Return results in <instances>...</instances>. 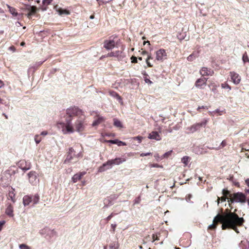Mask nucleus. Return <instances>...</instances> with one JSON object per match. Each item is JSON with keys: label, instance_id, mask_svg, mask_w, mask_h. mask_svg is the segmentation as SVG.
<instances>
[{"label": "nucleus", "instance_id": "ea45409f", "mask_svg": "<svg viewBox=\"0 0 249 249\" xmlns=\"http://www.w3.org/2000/svg\"><path fill=\"white\" fill-rule=\"evenodd\" d=\"M116 213H112L109 216H108L107 218H106V220L107 221H109L111 219V218L114 215H115Z\"/></svg>", "mask_w": 249, "mask_h": 249}, {"label": "nucleus", "instance_id": "f3484780", "mask_svg": "<svg viewBox=\"0 0 249 249\" xmlns=\"http://www.w3.org/2000/svg\"><path fill=\"white\" fill-rule=\"evenodd\" d=\"M23 205L26 206L29 205L32 202V196H25L23 198Z\"/></svg>", "mask_w": 249, "mask_h": 249}, {"label": "nucleus", "instance_id": "f704fd0d", "mask_svg": "<svg viewBox=\"0 0 249 249\" xmlns=\"http://www.w3.org/2000/svg\"><path fill=\"white\" fill-rule=\"evenodd\" d=\"M119 245L118 244L112 243L109 246L110 249H118Z\"/></svg>", "mask_w": 249, "mask_h": 249}, {"label": "nucleus", "instance_id": "f8f14e48", "mask_svg": "<svg viewBox=\"0 0 249 249\" xmlns=\"http://www.w3.org/2000/svg\"><path fill=\"white\" fill-rule=\"evenodd\" d=\"M115 46V42L113 40H106L104 41V47L107 50H112Z\"/></svg>", "mask_w": 249, "mask_h": 249}, {"label": "nucleus", "instance_id": "ddd939ff", "mask_svg": "<svg viewBox=\"0 0 249 249\" xmlns=\"http://www.w3.org/2000/svg\"><path fill=\"white\" fill-rule=\"evenodd\" d=\"M148 138L151 140H155L156 141H160L161 139V137L159 134V133L157 131H152L148 135Z\"/></svg>", "mask_w": 249, "mask_h": 249}, {"label": "nucleus", "instance_id": "7c9ffc66", "mask_svg": "<svg viewBox=\"0 0 249 249\" xmlns=\"http://www.w3.org/2000/svg\"><path fill=\"white\" fill-rule=\"evenodd\" d=\"M189 157L187 156H184L181 158V162L183 163L185 165H187L188 162Z\"/></svg>", "mask_w": 249, "mask_h": 249}, {"label": "nucleus", "instance_id": "dca6fc26", "mask_svg": "<svg viewBox=\"0 0 249 249\" xmlns=\"http://www.w3.org/2000/svg\"><path fill=\"white\" fill-rule=\"evenodd\" d=\"M97 118L96 120H95L92 123V126H97L99 124H101L102 123L104 122L105 120V118L103 116L97 115Z\"/></svg>", "mask_w": 249, "mask_h": 249}, {"label": "nucleus", "instance_id": "c9c22d12", "mask_svg": "<svg viewBox=\"0 0 249 249\" xmlns=\"http://www.w3.org/2000/svg\"><path fill=\"white\" fill-rule=\"evenodd\" d=\"M35 141L36 144H38L41 141V139L39 138V136L38 135H36L35 136Z\"/></svg>", "mask_w": 249, "mask_h": 249}, {"label": "nucleus", "instance_id": "cd10ccee", "mask_svg": "<svg viewBox=\"0 0 249 249\" xmlns=\"http://www.w3.org/2000/svg\"><path fill=\"white\" fill-rule=\"evenodd\" d=\"M15 194L13 193V192H10L8 194V197L9 199H11V200L13 202H15Z\"/></svg>", "mask_w": 249, "mask_h": 249}, {"label": "nucleus", "instance_id": "8fccbe9b", "mask_svg": "<svg viewBox=\"0 0 249 249\" xmlns=\"http://www.w3.org/2000/svg\"><path fill=\"white\" fill-rule=\"evenodd\" d=\"M192 197V196L191 195H188L187 196H186V201L187 202H189L190 201V199H191V198Z\"/></svg>", "mask_w": 249, "mask_h": 249}, {"label": "nucleus", "instance_id": "49530a36", "mask_svg": "<svg viewBox=\"0 0 249 249\" xmlns=\"http://www.w3.org/2000/svg\"><path fill=\"white\" fill-rule=\"evenodd\" d=\"M5 223V221L4 220L0 221V231L2 230V226Z\"/></svg>", "mask_w": 249, "mask_h": 249}, {"label": "nucleus", "instance_id": "a211bd4d", "mask_svg": "<svg viewBox=\"0 0 249 249\" xmlns=\"http://www.w3.org/2000/svg\"><path fill=\"white\" fill-rule=\"evenodd\" d=\"M6 214L10 217H13V207L11 204H9L5 210Z\"/></svg>", "mask_w": 249, "mask_h": 249}, {"label": "nucleus", "instance_id": "e2e57ef3", "mask_svg": "<svg viewBox=\"0 0 249 249\" xmlns=\"http://www.w3.org/2000/svg\"><path fill=\"white\" fill-rule=\"evenodd\" d=\"M29 169H30L29 167H28V168L24 167L22 168V170H24V171H27V170H29Z\"/></svg>", "mask_w": 249, "mask_h": 249}, {"label": "nucleus", "instance_id": "a878e982", "mask_svg": "<svg viewBox=\"0 0 249 249\" xmlns=\"http://www.w3.org/2000/svg\"><path fill=\"white\" fill-rule=\"evenodd\" d=\"M196 57H197V53L195 54L194 53H193L188 56L187 60L191 61L195 59Z\"/></svg>", "mask_w": 249, "mask_h": 249}, {"label": "nucleus", "instance_id": "20e7f679", "mask_svg": "<svg viewBox=\"0 0 249 249\" xmlns=\"http://www.w3.org/2000/svg\"><path fill=\"white\" fill-rule=\"evenodd\" d=\"M87 123L85 121V117L84 115L79 116L74 124L73 128H75V130L78 132H81L85 130Z\"/></svg>", "mask_w": 249, "mask_h": 249}, {"label": "nucleus", "instance_id": "9d476101", "mask_svg": "<svg viewBox=\"0 0 249 249\" xmlns=\"http://www.w3.org/2000/svg\"><path fill=\"white\" fill-rule=\"evenodd\" d=\"M233 197L235 199V202L245 203L246 201L245 195L242 193L238 192L233 194Z\"/></svg>", "mask_w": 249, "mask_h": 249}, {"label": "nucleus", "instance_id": "c85d7f7f", "mask_svg": "<svg viewBox=\"0 0 249 249\" xmlns=\"http://www.w3.org/2000/svg\"><path fill=\"white\" fill-rule=\"evenodd\" d=\"M58 13L60 15H62L63 14H65V15H69L70 14V12L69 11H68L67 10L62 9H60L58 10Z\"/></svg>", "mask_w": 249, "mask_h": 249}, {"label": "nucleus", "instance_id": "39448f33", "mask_svg": "<svg viewBox=\"0 0 249 249\" xmlns=\"http://www.w3.org/2000/svg\"><path fill=\"white\" fill-rule=\"evenodd\" d=\"M208 123V119H204L201 122L196 123L188 127L187 129L190 133H194L195 132L200 130L201 127H205Z\"/></svg>", "mask_w": 249, "mask_h": 249}, {"label": "nucleus", "instance_id": "4c0bfd02", "mask_svg": "<svg viewBox=\"0 0 249 249\" xmlns=\"http://www.w3.org/2000/svg\"><path fill=\"white\" fill-rule=\"evenodd\" d=\"M52 1L53 0H43L42 3L45 5H49L51 3Z\"/></svg>", "mask_w": 249, "mask_h": 249}, {"label": "nucleus", "instance_id": "0e129e2a", "mask_svg": "<svg viewBox=\"0 0 249 249\" xmlns=\"http://www.w3.org/2000/svg\"><path fill=\"white\" fill-rule=\"evenodd\" d=\"M90 19H93L94 18V16L93 15H91L89 17Z\"/></svg>", "mask_w": 249, "mask_h": 249}, {"label": "nucleus", "instance_id": "aec40b11", "mask_svg": "<svg viewBox=\"0 0 249 249\" xmlns=\"http://www.w3.org/2000/svg\"><path fill=\"white\" fill-rule=\"evenodd\" d=\"M107 142L110 143H112V144H116L119 146H124V145H126L125 142L120 141L117 139L113 140H110L108 141Z\"/></svg>", "mask_w": 249, "mask_h": 249}, {"label": "nucleus", "instance_id": "7ed1b4c3", "mask_svg": "<svg viewBox=\"0 0 249 249\" xmlns=\"http://www.w3.org/2000/svg\"><path fill=\"white\" fill-rule=\"evenodd\" d=\"M125 161L126 159L124 158H117L114 160H108L99 167L98 172H104L105 171L111 168L112 165H119Z\"/></svg>", "mask_w": 249, "mask_h": 249}, {"label": "nucleus", "instance_id": "603ef678", "mask_svg": "<svg viewBox=\"0 0 249 249\" xmlns=\"http://www.w3.org/2000/svg\"><path fill=\"white\" fill-rule=\"evenodd\" d=\"M226 145V142L225 141H223L221 143V145L222 147H224Z\"/></svg>", "mask_w": 249, "mask_h": 249}, {"label": "nucleus", "instance_id": "79ce46f5", "mask_svg": "<svg viewBox=\"0 0 249 249\" xmlns=\"http://www.w3.org/2000/svg\"><path fill=\"white\" fill-rule=\"evenodd\" d=\"M151 167H156V168H162V165H160L158 164H157V163H154V164H151Z\"/></svg>", "mask_w": 249, "mask_h": 249}, {"label": "nucleus", "instance_id": "de8ad7c7", "mask_svg": "<svg viewBox=\"0 0 249 249\" xmlns=\"http://www.w3.org/2000/svg\"><path fill=\"white\" fill-rule=\"evenodd\" d=\"M151 155H152L151 153L148 152V153H142V154H141L140 156H141V157H144V156H146Z\"/></svg>", "mask_w": 249, "mask_h": 249}, {"label": "nucleus", "instance_id": "6e6d98bb", "mask_svg": "<svg viewBox=\"0 0 249 249\" xmlns=\"http://www.w3.org/2000/svg\"><path fill=\"white\" fill-rule=\"evenodd\" d=\"M45 61V60H43V61H38V62H36V65H37L38 66H40Z\"/></svg>", "mask_w": 249, "mask_h": 249}, {"label": "nucleus", "instance_id": "1a4fd4ad", "mask_svg": "<svg viewBox=\"0 0 249 249\" xmlns=\"http://www.w3.org/2000/svg\"><path fill=\"white\" fill-rule=\"evenodd\" d=\"M29 181L32 185H36L38 181L37 174L35 171H31L28 174Z\"/></svg>", "mask_w": 249, "mask_h": 249}, {"label": "nucleus", "instance_id": "774afa93", "mask_svg": "<svg viewBox=\"0 0 249 249\" xmlns=\"http://www.w3.org/2000/svg\"><path fill=\"white\" fill-rule=\"evenodd\" d=\"M2 115H3V116H4V117H5L6 119H7V118H8V116H7V115H6L5 113H3L2 114Z\"/></svg>", "mask_w": 249, "mask_h": 249}, {"label": "nucleus", "instance_id": "0eeeda50", "mask_svg": "<svg viewBox=\"0 0 249 249\" xmlns=\"http://www.w3.org/2000/svg\"><path fill=\"white\" fill-rule=\"evenodd\" d=\"M156 54V60L158 61H163L167 58V53L164 49H161L157 51Z\"/></svg>", "mask_w": 249, "mask_h": 249}, {"label": "nucleus", "instance_id": "4468645a", "mask_svg": "<svg viewBox=\"0 0 249 249\" xmlns=\"http://www.w3.org/2000/svg\"><path fill=\"white\" fill-rule=\"evenodd\" d=\"M207 79L205 78H199L196 80L195 83L196 87L202 89V86L206 85Z\"/></svg>", "mask_w": 249, "mask_h": 249}, {"label": "nucleus", "instance_id": "b1692460", "mask_svg": "<svg viewBox=\"0 0 249 249\" xmlns=\"http://www.w3.org/2000/svg\"><path fill=\"white\" fill-rule=\"evenodd\" d=\"M7 7L9 9V11L11 14H12L14 16H17L18 15V13L16 12V9L11 7L9 5H7Z\"/></svg>", "mask_w": 249, "mask_h": 249}, {"label": "nucleus", "instance_id": "72a5a7b5", "mask_svg": "<svg viewBox=\"0 0 249 249\" xmlns=\"http://www.w3.org/2000/svg\"><path fill=\"white\" fill-rule=\"evenodd\" d=\"M19 248L20 249H31V248L25 244L19 245Z\"/></svg>", "mask_w": 249, "mask_h": 249}, {"label": "nucleus", "instance_id": "338daca9", "mask_svg": "<svg viewBox=\"0 0 249 249\" xmlns=\"http://www.w3.org/2000/svg\"><path fill=\"white\" fill-rule=\"evenodd\" d=\"M25 42H22L20 43V45H21V46H24V45H25Z\"/></svg>", "mask_w": 249, "mask_h": 249}, {"label": "nucleus", "instance_id": "5fc2aeb1", "mask_svg": "<svg viewBox=\"0 0 249 249\" xmlns=\"http://www.w3.org/2000/svg\"><path fill=\"white\" fill-rule=\"evenodd\" d=\"M153 241H154L155 240H159V239L158 238V237H157V236L153 234Z\"/></svg>", "mask_w": 249, "mask_h": 249}, {"label": "nucleus", "instance_id": "bb28decb", "mask_svg": "<svg viewBox=\"0 0 249 249\" xmlns=\"http://www.w3.org/2000/svg\"><path fill=\"white\" fill-rule=\"evenodd\" d=\"M242 60L244 62V63H246L247 62H249V58L248 56L247 52H245L242 56Z\"/></svg>", "mask_w": 249, "mask_h": 249}, {"label": "nucleus", "instance_id": "393cba45", "mask_svg": "<svg viewBox=\"0 0 249 249\" xmlns=\"http://www.w3.org/2000/svg\"><path fill=\"white\" fill-rule=\"evenodd\" d=\"M73 158V155L68 154L66 159L64 160V163H69Z\"/></svg>", "mask_w": 249, "mask_h": 249}, {"label": "nucleus", "instance_id": "58836bf2", "mask_svg": "<svg viewBox=\"0 0 249 249\" xmlns=\"http://www.w3.org/2000/svg\"><path fill=\"white\" fill-rule=\"evenodd\" d=\"M221 199L222 201H225L227 199H228V198L226 196H223L221 197H218V204L219 203V200Z\"/></svg>", "mask_w": 249, "mask_h": 249}, {"label": "nucleus", "instance_id": "3c124183", "mask_svg": "<svg viewBox=\"0 0 249 249\" xmlns=\"http://www.w3.org/2000/svg\"><path fill=\"white\" fill-rule=\"evenodd\" d=\"M47 134H48V132L46 131H42L40 133V135H42V136H45L47 135Z\"/></svg>", "mask_w": 249, "mask_h": 249}, {"label": "nucleus", "instance_id": "2eb2a0df", "mask_svg": "<svg viewBox=\"0 0 249 249\" xmlns=\"http://www.w3.org/2000/svg\"><path fill=\"white\" fill-rule=\"evenodd\" d=\"M200 73L202 76L212 75L213 72L210 69L208 70L206 67H203L200 70Z\"/></svg>", "mask_w": 249, "mask_h": 249}, {"label": "nucleus", "instance_id": "6ab92c4d", "mask_svg": "<svg viewBox=\"0 0 249 249\" xmlns=\"http://www.w3.org/2000/svg\"><path fill=\"white\" fill-rule=\"evenodd\" d=\"M85 172H80L78 174H75L72 178V180L74 183L80 180L82 176L85 174Z\"/></svg>", "mask_w": 249, "mask_h": 249}, {"label": "nucleus", "instance_id": "9b49d317", "mask_svg": "<svg viewBox=\"0 0 249 249\" xmlns=\"http://www.w3.org/2000/svg\"><path fill=\"white\" fill-rule=\"evenodd\" d=\"M230 73L232 82L235 85L238 84L241 81L239 75L234 71H231Z\"/></svg>", "mask_w": 249, "mask_h": 249}, {"label": "nucleus", "instance_id": "423d86ee", "mask_svg": "<svg viewBox=\"0 0 249 249\" xmlns=\"http://www.w3.org/2000/svg\"><path fill=\"white\" fill-rule=\"evenodd\" d=\"M21 9L24 12H28V13L26 14V16L29 18H30L31 16L35 14L37 10V8L36 6H31L29 4H24Z\"/></svg>", "mask_w": 249, "mask_h": 249}, {"label": "nucleus", "instance_id": "f03ea898", "mask_svg": "<svg viewBox=\"0 0 249 249\" xmlns=\"http://www.w3.org/2000/svg\"><path fill=\"white\" fill-rule=\"evenodd\" d=\"M83 115H84L83 111L77 107L73 106L67 108L65 122L59 123L61 126L63 133L65 135L73 133L75 129L73 128L72 120L74 117L78 118Z\"/></svg>", "mask_w": 249, "mask_h": 249}, {"label": "nucleus", "instance_id": "2f4dec72", "mask_svg": "<svg viewBox=\"0 0 249 249\" xmlns=\"http://www.w3.org/2000/svg\"><path fill=\"white\" fill-rule=\"evenodd\" d=\"M221 87L222 89H228L229 90L231 89V86L227 83H223L221 84Z\"/></svg>", "mask_w": 249, "mask_h": 249}, {"label": "nucleus", "instance_id": "37998d69", "mask_svg": "<svg viewBox=\"0 0 249 249\" xmlns=\"http://www.w3.org/2000/svg\"><path fill=\"white\" fill-rule=\"evenodd\" d=\"M116 226H117V225L116 224H112L111 225V231H113V232H115Z\"/></svg>", "mask_w": 249, "mask_h": 249}, {"label": "nucleus", "instance_id": "13d9d810", "mask_svg": "<svg viewBox=\"0 0 249 249\" xmlns=\"http://www.w3.org/2000/svg\"><path fill=\"white\" fill-rule=\"evenodd\" d=\"M246 183L247 185L249 187V178L246 180Z\"/></svg>", "mask_w": 249, "mask_h": 249}, {"label": "nucleus", "instance_id": "864d4df0", "mask_svg": "<svg viewBox=\"0 0 249 249\" xmlns=\"http://www.w3.org/2000/svg\"><path fill=\"white\" fill-rule=\"evenodd\" d=\"M201 108H206V109H208V107L206 106H202L201 107H197V110H199V109H200Z\"/></svg>", "mask_w": 249, "mask_h": 249}, {"label": "nucleus", "instance_id": "09e8293b", "mask_svg": "<svg viewBox=\"0 0 249 249\" xmlns=\"http://www.w3.org/2000/svg\"><path fill=\"white\" fill-rule=\"evenodd\" d=\"M228 201L229 203L230 204V203H233L235 201V199H234V197H233V198H230V199L228 198Z\"/></svg>", "mask_w": 249, "mask_h": 249}, {"label": "nucleus", "instance_id": "4d7b16f0", "mask_svg": "<svg viewBox=\"0 0 249 249\" xmlns=\"http://www.w3.org/2000/svg\"><path fill=\"white\" fill-rule=\"evenodd\" d=\"M4 86V83L2 81L0 80V88H2Z\"/></svg>", "mask_w": 249, "mask_h": 249}, {"label": "nucleus", "instance_id": "680f3d73", "mask_svg": "<svg viewBox=\"0 0 249 249\" xmlns=\"http://www.w3.org/2000/svg\"><path fill=\"white\" fill-rule=\"evenodd\" d=\"M145 82L146 83H151L152 82L149 80V79H146L145 80Z\"/></svg>", "mask_w": 249, "mask_h": 249}, {"label": "nucleus", "instance_id": "412c9836", "mask_svg": "<svg viewBox=\"0 0 249 249\" xmlns=\"http://www.w3.org/2000/svg\"><path fill=\"white\" fill-rule=\"evenodd\" d=\"M109 93L110 96L116 98L120 102L122 101V98L116 92L114 91H110Z\"/></svg>", "mask_w": 249, "mask_h": 249}, {"label": "nucleus", "instance_id": "69168bd1", "mask_svg": "<svg viewBox=\"0 0 249 249\" xmlns=\"http://www.w3.org/2000/svg\"><path fill=\"white\" fill-rule=\"evenodd\" d=\"M147 52L146 51H142V54L143 55L147 54Z\"/></svg>", "mask_w": 249, "mask_h": 249}, {"label": "nucleus", "instance_id": "bf43d9fd", "mask_svg": "<svg viewBox=\"0 0 249 249\" xmlns=\"http://www.w3.org/2000/svg\"><path fill=\"white\" fill-rule=\"evenodd\" d=\"M77 157H81L82 156V153L81 152L77 154L76 156Z\"/></svg>", "mask_w": 249, "mask_h": 249}, {"label": "nucleus", "instance_id": "5701e85b", "mask_svg": "<svg viewBox=\"0 0 249 249\" xmlns=\"http://www.w3.org/2000/svg\"><path fill=\"white\" fill-rule=\"evenodd\" d=\"M113 124L117 127H123V125L121 121L116 118L113 119Z\"/></svg>", "mask_w": 249, "mask_h": 249}, {"label": "nucleus", "instance_id": "473e14b6", "mask_svg": "<svg viewBox=\"0 0 249 249\" xmlns=\"http://www.w3.org/2000/svg\"><path fill=\"white\" fill-rule=\"evenodd\" d=\"M222 194L224 196H229L231 197V195L230 194L229 191L227 189H223Z\"/></svg>", "mask_w": 249, "mask_h": 249}, {"label": "nucleus", "instance_id": "f257e3e1", "mask_svg": "<svg viewBox=\"0 0 249 249\" xmlns=\"http://www.w3.org/2000/svg\"><path fill=\"white\" fill-rule=\"evenodd\" d=\"M218 222L222 223V230L231 229L239 233L237 227L242 226L244 222V219L243 217H239L235 213L229 212L223 214L218 213L214 217L213 223L210 225L208 229H215Z\"/></svg>", "mask_w": 249, "mask_h": 249}, {"label": "nucleus", "instance_id": "6e6552de", "mask_svg": "<svg viewBox=\"0 0 249 249\" xmlns=\"http://www.w3.org/2000/svg\"><path fill=\"white\" fill-rule=\"evenodd\" d=\"M125 56L124 53L122 51H120L111 52L107 54V57H116L118 60H122Z\"/></svg>", "mask_w": 249, "mask_h": 249}, {"label": "nucleus", "instance_id": "a19ab883", "mask_svg": "<svg viewBox=\"0 0 249 249\" xmlns=\"http://www.w3.org/2000/svg\"><path fill=\"white\" fill-rule=\"evenodd\" d=\"M132 63H137V57L134 56H132L131 57Z\"/></svg>", "mask_w": 249, "mask_h": 249}, {"label": "nucleus", "instance_id": "c756f323", "mask_svg": "<svg viewBox=\"0 0 249 249\" xmlns=\"http://www.w3.org/2000/svg\"><path fill=\"white\" fill-rule=\"evenodd\" d=\"M152 57L150 55H148L147 58L146 59V62L147 65V66L149 67H152L153 65L151 64V63L149 62L150 59H152Z\"/></svg>", "mask_w": 249, "mask_h": 249}, {"label": "nucleus", "instance_id": "4be33fe9", "mask_svg": "<svg viewBox=\"0 0 249 249\" xmlns=\"http://www.w3.org/2000/svg\"><path fill=\"white\" fill-rule=\"evenodd\" d=\"M39 200V196L37 194L32 196V202L33 205L36 204L38 203Z\"/></svg>", "mask_w": 249, "mask_h": 249}, {"label": "nucleus", "instance_id": "a18cd8bd", "mask_svg": "<svg viewBox=\"0 0 249 249\" xmlns=\"http://www.w3.org/2000/svg\"><path fill=\"white\" fill-rule=\"evenodd\" d=\"M75 152H74V149L72 148V147H71L69 148V152H68V154H71V155H73V153H74Z\"/></svg>", "mask_w": 249, "mask_h": 249}, {"label": "nucleus", "instance_id": "e433bc0d", "mask_svg": "<svg viewBox=\"0 0 249 249\" xmlns=\"http://www.w3.org/2000/svg\"><path fill=\"white\" fill-rule=\"evenodd\" d=\"M172 152V150H170L169 151L166 152L165 153H164L163 155L162 158H164L168 157L170 155H171Z\"/></svg>", "mask_w": 249, "mask_h": 249}, {"label": "nucleus", "instance_id": "c03bdc74", "mask_svg": "<svg viewBox=\"0 0 249 249\" xmlns=\"http://www.w3.org/2000/svg\"><path fill=\"white\" fill-rule=\"evenodd\" d=\"M134 139L137 140L138 141V142L139 143H140V142H141L142 141V137L141 136H137V137H135Z\"/></svg>", "mask_w": 249, "mask_h": 249}, {"label": "nucleus", "instance_id": "052dcab7", "mask_svg": "<svg viewBox=\"0 0 249 249\" xmlns=\"http://www.w3.org/2000/svg\"><path fill=\"white\" fill-rule=\"evenodd\" d=\"M146 43H147L148 45H150V42L149 41H144L143 42V44L144 45H145Z\"/></svg>", "mask_w": 249, "mask_h": 249}]
</instances>
